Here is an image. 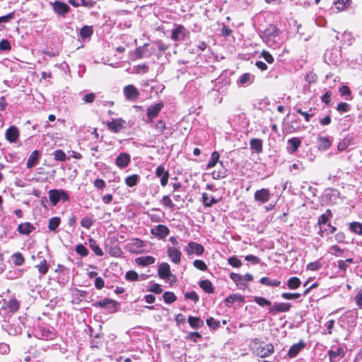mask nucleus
<instances>
[{"instance_id":"58","label":"nucleus","mask_w":362,"mask_h":362,"mask_svg":"<svg viewBox=\"0 0 362 362\" xmlns=\"http://www.w3.org/2000/svg\"><path fill=\"white\" fill-rule=\"evenodd\" d=\"M93 224V221L90 217L86 216L81 221V226L86 229H89Z\"/></svg>"},{"instance_id":"18","label":"nucleus","mask_w":362,"mask_h":362,"mask_svg":"<svg viewBox=\"0 0 362 362\" xmlns=\"http://www.w3.org/2000/svg\"><path fill=\"white\" fill-rule=\"evenodd\" d=\"M230 277L240 289L245 290L247 288L248 285L245 282L243 275L232 272Z\"/></svg>"},{"instance_id":"40","label":"nucleus","mask_w":362,"mask_h":362,"mask_svg":"<svg viewBox=\"0 0 362 362\" xmlns=\"http://www.w3.org/2000/svg\"><path fill=\"white\" fill-rule=\"evenodd\" d=\"M90 247L91 249L94 251L96 255L98 256H103V251L100 247V246L97 244V242L94 239H89L88 240Z\"/></svg>"},{"instance_id":"21","label":"nucleus","mask_w":362,"mask_h":362,"mask_svg":"<svg viewBox=\"0 0 362 362\" xmlns=\"http://www.w3.org/2000/svg\"><path fill=\"white\" fill-rule=\"evenodd\" d=\"M158 273L160 279H165L171 275L170 267L166 262L161 263L158 269Z\"/></svg>"},{"instance_id":"27","label":"nucleus","mask_w":362,"mask_h":362,"mask_svg":"<svg viewBox=\"0 0 362 362\" xmlns=\"http://www.w3.org/2000/svg\"><path fill=\"white\" fill-rule=\"evenodd\" d=\"M250 148L257 153H260L263 150V142L260 139H252L250 141Z\"/></svg>"},{"instance_id":"52","label":"nucleus","mask_w":362,"mask_h":362,"mask_svg":"<svg viewBox=\"0 0 362 362\" xmlns=\"http://www.w3.org/2000/svg\"><path fill=\"white\" fill-rule=\"evenodd\" d=\"M193 265L196 269H197L200 271H203V272L206 271L208 269L206 263L203 260H201V259L194 260L193 262Z\"/></svg>"},{"instance_id":"50","label":"nucleus","mask_w":362,"mask_h":362,"mask_svg":"<svg viewBox=\"0 0 362 362\" xmlns=\"http://www.w3.org/2000/svg\"><path fill=\"white\" fill-rule=\"evenodd\" d=\"M53 156L54 160L57 161H65L66 160V156L65 153L61 149L54 151Z\"/></svg>"},{"instance_id":"9","label":"nucleus","mask_w":362,"mask_h":362,"mask_svg":"<svg viewBox=\"0 0 362 362\" xmlns=\"http://www.w3.org/2000/svg\"><path fill=\"white\" fill-rule=\"evenodd\" d=\"M274 351L272 344H260L256 350L257 355L261 358H265L272 355Z\"/></svg>"},{"instance_id":"26","label":"nucleus","mask_w":362,"mask_h":362,"mask_svg":"<svg viewBox=\"0 0 362 362\" xmlns=\"http://www.w3.org/2000/svg\"><path fill=\"white\" fill-rule=\"evenodd\" d=\"M245 300V297L243 296L235 293V294H231L229 296H228L225 299L224 303L226 307H229L231 304L234 303L235 301H239V302L243 303Z\"/></svg>"},{"instance_id":"45","label":"nucleus","mask_w":362,"mask_h":362,"mask_svg":"<svg viewBox=\"0 0 362 362\" xmlns=\"http://www.w3.org/2000/svg\"><path fill=\"white\" fill-rule=\"evenodd\" d=\"M254 300L257 305L262 307L267 306L270 308L271 306H272L271 301L263 297L255 296Z\"/></svg>"},{"instance_id":"12","label":"nucleus","mask_w":362,"mask_h":362,"mask_svg":"<svg viewBox=\"0 0 362 362\" xmlns=\"http://www.w3.org/2000/svg\"><path fill=\"white\" fill-rule=\"evenodd\" d=\"M155 173L156 177L160 178V185L163 187L166 186L170 176L168 170L163 165H160L156 168Z\"/></svg>"},{"instance_id":"44","label":"nucleus","mask_w":362,"mask_h":362,"mask_svg":"<svg viewBox=\"0 0 362 362\" xmlns=\"http://www.w3.org/2000/svg\"><path fill=\"white\" fill-rule=\"evenodd\" d=\"M259 282L266 286L277 287L280 285L281 282L278 280H271L268 277H262L260 279Z\"/></svg>"},{"instance_id":"33","label":"nucleus","mask_w":362,"mask_h":362,"mask_svg":"<svg viewBox=\"0 0 362 362\" xmlns=\"http://www.w3.org/2000/svg\"><path fill=\"white\" fill-rule=\"evenodd\" d=\"M6 308L11 312V313H16L19 308H20V303L16 298L10 299L6 303Z\"/></svg>"},{"instance_id":"22","label":"nucleus","mask_w":362,"mask_h":362,"mask_svg":"<svg viewBox=\"0 0 362 362\" xmlns=\"http://www.w3.org/2000/svg\"><path fill=\"white\" fill-rule=\"evenodd\" d=\"M117 304V303L115 300L105 298L104 299H102L99 301L95 302V305L100 306L101 308H105V307L112 308L113 311H116L117 310V308H116Z\"/></svg>"},{"instance_id":"7","label":"nucleus","mask_w":362,"mask_h":362,"mask_svg":"<svg viewBox=\"0 0 362 362\" xmlns=\"http://www.w3.org/2000/svg\"><path fill=\"white\" fill-rule=\"evenodd\" d=\"M151 233L159 240H165L170 234V229L165 225L159 224L151 228Z\"/></svg>"},{"instance_id":"41","label":"nucleus","mask_w":362,"mask_h":362,"mask_svg":"<svg viewBox=\"0 0 362 362\" xmlns=\"http://www.w3.org/2000/svg\"><path fill=\"white\" fill-rule=\"evenodd\" d=\"M349 230L358 235H362V223L360 222H352L349 224Z\"/></svg>"},{"instance_id":"57","label":"nucleus","mask_w":362,"mask_h":362,"mask_svg":"<svg viewBox=\"0 0 362 362\" xmlns=\"http://www.w3.org/2000/svg\"><path fill=\"white\" fill-rule=\"evenodd\" d=\"M75 250L76 252L78 255H80L81 257H86L88 255V250L84 245L81 244L77 245L76 246Z\"/></svg>"},{"instance_id":"36","label":"nucleus","mask_w":362,"mask_h":362,"mask_svg":"<svg viewBox=\"0 0 362 362\" xmlns=\"http://www.w3.org/2000/svg\"><path fill=\"white\" fill-rule=\"evenodd\" d=\"M301 281L298 277L293 276L288 279L287 281V286L290 289H297L300 287Z\"/></svg>"},{"instance_id":"31","label":"nucleus","mask_w":362,"mask_h":362,"mask_svg":"<svg viewBox=\"0 0 362 362\" xmlns=\"http://www.w3.org/2000/svg\"><path fill=\"white\" fill-rule=\"evenodd\" d=\"M188 323L193 329H197L204 325V322L200 317L194 316H189L188 317Z\"/></svg>"},{"instance_id":"49","label":"nucleus","mask_w":362,"mask_h":362,"mask_svg":"<svg viewBox=\"0 0 362 362\" xmlns=\"http://www.w3.org/2000/svg\"><path fill=\"white\" fill-rule=\"evenodd\" d=\"M322 267V263L320 260H316L315 262H310L306 266V269L309 271H317L320 269Z\"/></svg>"},{"instance_id":"60","label":"nucleus","mask_w":362,"mask_h":362,"mask_svg":"<svg viewBox=\"0 0 362 362\" xmlns=\"http://www.w3.org/2000/svg\"><path fill=\"white\" fill-rule=\"evenodd\" d=\"M267 31L269 33V35L273 37H278L281 33V30L276 25H270Z\"/></svg>"},{"instance_id":"55","label":"nucleus","mask_w":362,"mask_h":362,"mask_svg":"<svg viewBox=\"0 0 362 362\" xmlns=\"http://www.w3.org/2000/svg\"><path fill=\"white\" fill-rule=\"evenodd\" d=\"M344 250L341 249L337 245H332L329 247V252L335 256H341L344 254Z\"/></svg>"},{"instance_id":"47","label":"nucleus","mask_w":362,"mask_h":362,"mask_svg":"<svg viewBox=\"0 0 362 362\" xmlns=\"http://www.w3.org/2000/svg\"><path fill=\"white\" fill-rule=\"evenodd\" d=\"M351 145V139L349 138H344L337 145V150L339 151H345Z\"/></svg>"},{"instance_id":"2","label":"nucleus","mask_w":362,"mask_h":362,"mask_svg":"<svg viewBox=\"0 0 362 362\" xmlns=\"http://www.w3.org/2000/svg\"><path fill=\"white\" fill-rule=\"evenodd\" d=\"M52 11L59 16L65 17V16L71 11L70 6L60 1L56 0L52 3H50Z\"/></svg>"},{"instance_id":"48","label":"nucleus","mask_w":362,"mask_h":362,"mask_svg":"<svg viewBox=\"0 0 362 362\" xmlns=\"http://www.w3.org/2000/svg\"><path fill=\"white\" fill-rule=\"evenodd\" d=\"M255 76L251 75L250 73H245L240 76L239 81L241 84L244 85L247 83L253 81Z\"/></svg>"},{"instance_id":"51","label":"nucleus","mask_w":362,"mask_h":362,"mask_svg":"<svg viewBox=\"0 0 362 362\" xmlns=\"http://www.w3.org/2000/svg\"><path fill=\"white\" fill-rule=\"evenodd\" d=\"M206 325L213 329H216L220 327V321L216 320L214 317H211L207 318L206 320Z\"/></svg>"},{"instance_id":"34","label":"nucleus","mask_w":362,"mask_h":362,"mask_svg":"<svg viewBox=\"0 0 362 362\" xmlns=\"http://www.w3.org/2000/svg\"><path fill=\"white\" fill-rule=\"evenodd\" d=\"M351 3V0H337L334 2V5L339 11H342L348 8Z\"/></svg>"},{"instance_id":"15","label":"nucleus","mask_w":362,"mask_h":362,"mask_svg":"<svg viewBox=\"0 0 362 362\" xmlns=\"http://www.w3.org/2000/svg\"><path fill=\"white\" fill-rule=\"evenodd\" d=\"M328 356L330 362H338L345 356V351L342 347H337L336 349H330L328 351Z\"/></svg>"},{"instance_id":"42","label":"nucleus","mask_w":362,"mask_h":362,"mask_svg":"<svg viewBox=\"0 0 362 362\" xmlns=\"http://www.w3.org/2000/svg\"><path fill=\"white\" fill-rule=\"evenodd\" d=\"M12 259H13V263L16 265V266H21L24 264L25 262V258L23 256V255L19 252H17L16 253H14L12 256Z\"/></svg>"},{"instance_id":"17","label":"nucleus","mask_w":362,"mask_h":362,"mask_svg":"<svg viewBox=\"0 0 362 362\" xmlns=\"http://www.w3.org/2000/svg\"><path fill=\"white\" fill-rule=\"evenodd\" d=\"M168 255L170 260L175 264H179L181 261V252L175 247H168Z\"/></svg>"},{"instance_id":"8","label":"nucleus","mask_w":362,"mask_h":362,"mask_svg":"<svg viewBox=\"0 0 362 362\" xmlns=\"http://www.w3.org/2000/svg\"><path fill=\"white\" fill-rule=\"evenodd\" d=\"M291 304L290 303H274L269 308V313L275 315L279 313H286L290 310Z\"/></svg>"},{"instance_id":"25","label":"nucleus","mask_w":362,"mask_h":362,"mask_svg":"<svg viewBox=\"0 0 362 362\" xmlns=\"http://www.w3.org/2000/svg\"><path fill=\"white\" fill-rule=\"evenodd\" d=\"M39 158H40V152L37 150H34L31 153V154L30 155V156L27 160V163H26L27 168H32L33 167L36 165V164L38 162Z\"/></svg>"},{"instance_id":"43","label":"nucleus","mask_w":362,"mask_h":362,"mask_svg":"<svg viewBox=\"0 0 362 362\" xmlns=\"http://www.w3.org/2000/svg\"><path fill=\"white\" fill-rule=\"evenodd\" d=\"M154 128L158 132V135L163 134L165 130L167 129L165 122L163 119H158L156 122Z\"/></svg>"},{"instance_id":"23","label":"nucleus","mask_w":362,"mask_h":362,"mask_svg":"<svg viewBox=\"0 0 362 362\" xmlns=\"http://www.w3.org/2000/svg\"><path fill=\"white\" fill-rule=\"evenodd\" d=\"M35 229V226L29 222L23 223L18 225L17 230L19 233L29 235Z\"/></svg>"},{"instance_id":"63","label":"nucleus","mask_w":362,"mask_h":362,"mask_svg":"<svg viewBox=\"0 0 362 362\" xmlns=\"http://www.w3.org/2000/svg\"><path fill=\"white\" fill-rule=\"evenodd\" d=\"M173 197L176 202L184 203L186 196L185 195L184 192L182 193V192L180 191L174 192L173 194Z\"/></svg>"},{"instance_id":"46","label":"nucleus","mask_w":362,"mask_h":362,"mask_svg":"<svg viewBox=\"0 0 362 362\" xmlns=\"http://www.w3.org/2000/svg\"><path fill=\"white\" fill-rule=\"evenodd\" d=\"M163 298L164 301L168 304L172 303L177 300L176 296L174 294V293L170 291H165L163 294Z\"/></svg>"},{"instance_id":"16","label":"nucleus","mask_w":362,"mask_h":362,"mask_svg":"<svg viewBox=\"0 0 362 362\" xmlns=\"http://www.w3.org/2000/svg\"><path fill=\"white\" fill-rule=\"evenodd\" d=\"M130 161V155L127 153H122L117 157L115 163L117 167L124 168L129 165Z\"/></svg>"},{"instance_id":"4","label":"nucleus","mask_w":362,"mask_h":362,"mask_svg":"<svg viewBox=\"0 0 362 362\" xmlns=\"http://www.w3.org/2000/svg\"><path fill=\"white\" fill-rule=\"evenodd\" d=\"M164 104L163 103H158L152 105H150L146 109L147 122L152 123L153 119L156 117L160 110L163 109Z\"/></svg>"},{"instance_id":"53","label":"nucleus","mask_w":362,"mask_h":362,"mask_svg":"<svg viewBox=\"0 0 362 362\" xmlns=\"http://www.w3.org/2000/svg\"><path fill=\"white\" fill-rule=\"evenodd\" d=\"M339 92L341 96H345V95L349 96V98H346V100L352 99V98L351 97V91L350 88L348 86L344 85V86H341L339 89Z\"/></svg>"},{"instance_id":"10","label":"nucleus","mask_w":362,"mask_h":362,"mask_svg":"<svg viewBox=\"0 0 362 362\" xmlns=\"http://www.w3.org/2000/svg\"><path fill=\"white\" fill-rule=\"evenodd\" d=\"M185 251L188 255H197L201 256L204 252V247L197 243L189 242L185 247Z\"/></svg>"},{"instance_id":"30","label":"nucleus","mask_w":362,"mask_h":362,"mask_svg":"<svg viewBox=\"0 0 362 362\" xmlns=\"http://www.w3.org/2000/svg\"><path fill=\"white\" fill-rule=\"evenodd\" d=\"M317 144L319 150L325 151L330 147L331 142L327 136H320L317 139Z\"/></svg>"},{"instance_id":"61","label":"nucleus","mask_w":362,"mask_h":362,"mask_svg":"<svg viewBox=\"0 0 362 362\" xmlns=\"http://www.w3.org/2000/svg\"><path fill=\"white\" fill-rule=\"evenodd\" d=\"M336 109L341 112H347L351 110V105L345 102H341L337 105Z\"/></svg>"},{"instance_id":"56","label":"nucleus","mask_w":362,"mask_h":362,"mask_svg":"<svg viewBox=\"0 0 362 362\" xmlns=\"http://www.w3.org/2000/svg\"><path fill=\"white\" fill-rule=\"evenodd\" d=\"M301 296V294L299 293H282L281 298L286 300H295L298 299Z\"/></svg>"},{"instance_id":"64","label":"nucleus","mask_w":362,"mask_h":362,"mask_svg":"<svg viewBox=\"0 0 362 362\" xmlns=\"http://www.w3.org/2000/svg\"><path fill=\"white\" fill-rule=\"evenodd\" d=\"M355 303L357 306L362 309V288L360 289L355 296Z\"/></svg>"},{"instance_id":"59","label":"nucleus","mask_w":362,"mask_h":362,"mask_svg":"<svg viewBox=\"0 0 362 362\" xmlns=\"http://www.w3.org/2000/svg\"><path fill=\"white\" fill-rule=\"evenodd\" d=\"M148 45V43H145L143 46L137 47L135 49L134 54L136 59H141L144 57V53L145 51V47Z\"/></svg>"},{"instance_id":"28","label":"nucleus","mask_w":362,"mask_h":362,"mask_svg":"<svg viewBox=\"0 0 362 362\" xmlns=\"http://www.w3.org/2000/svg\"><path fill=\"white\" fill-rule=\"evenodd\" d=\"M200 288L206 293L211 294L214 292V287L212 283L208 280L204 279L199 282Z\"/></svg>"},{"instance_id":"6","label":"nucleus","mask_w":362,"mask_h":362,"mask_svg":"<svg viewBox=\"0 0 362 362\" xmlns=\"http://www.w3.org/2000/svg\"><path fill=\"white\" fill-rule=\"evenodd\" d=\"M126 122L122 118L113 119L107 122L106 125L107 129L113 133H119L125 128Z\"/></svg>"},{"instance_id":"29","label":"nucleus","mask_w":362,"mask_h":362,"mask_svg":"<svg viewBox=\"0 0 362 362\" xmlns=\"http://www.w3.org/2000/svg\"><path fill=\"white\" fill-rule=\"evenodd\" d=\"M49 267V264L45 259H42V260H40L39 264L35 265V268L37 269L39 273L42 276L45 275L48 272Z\"/></svg>"},{"instance_id":"5","label":"nucleus","mask_w":362,"mask_h":362,"mask_svg":"<svg viewBox=\"0 0 362 362\" xmlns=\"http://www.w3.org/2000/svg\"><path fill=\"white\" fill-rule=\"evenodd\" d=\"M123 93L125 98L129 101H136L139 99L140 93L139 90L132 84L124 87Z\"/></svg>"},{"instance_id":"37","label":"nucleus","mask_w":362,"mask_h":362,"mask_svg":"<svg viewBox=\"0 0 362 362\" xmlns=\"http://www.w3.org/2000/svg\"><path fill=\"white\" fill-rule=\"evenodd\" d=\"M93 33V28L92 26L84 25L80 30V36L83 39L90 37Z\"/></svg>"},{"instance_id":"13","label":"nucleus","mask_w":362,"mask_h":362,"mask_svg":"<svg viewBox=\"0 0 362 362\" xmlns=\"http://www.w3.org/2000/svg\"><path fill=\"white\" fill-rule=\"evenodd\" d=\"M127 246L129 252L137 254L143 252L142 248L144 246V243L139 238H132Z\"/></svg>"},{"instance_id":"54","label":"nucleus","mask_w":362,"mask_h":362,"mask_svg":"<svg viewBox=\"0 0 362 362\" xmlns=\"http://www.w3.org/2000/svg\"><path fill=\"white\" fill-rule=\"evenodd\" d=\"M161 203L164 206L171 209L175 206V204L168 195H165L162 197Z\"/></svg>"},{"instance_id":"32","label":"nucleus","mask_w":362,"mask_h":362,"mask_svg":"<svg viewBox=\"0 0 362 362\" xmlns=\"http://www.w3.org/2000/svg\"><path fill=\"white\" fill-rule=\"evenodd\" d=\"M202 198L203 205L206 207H210L218 202V199H216L214 197L209 198V194L206 192L202 193Z\"/></svg>"},{"instance_id":"39","label":"nucleus","mask_w":362,"mask_h":362,"mask_svg":"<svg viewBox=\"0 0 362 362\" xmlns=\"http://www.w3.org/2000/svg\"><path fill=\"white\" fill-rule=\"evenodd\" d=\"M219 158H220V155H219L218 152H217V151L212 152L211 154L210 160L207 163L206 168L210 169V168H214L218 163Z\"/></svg>"},{"instance_id":"19","label":"nucleus","mask_w":362,"mask_h":362,"mask_svg":"<svg viewBox=\"0 0 362 362\" xmlns=\"http://www.w3.org/2000/svg\"><path fill=\"white\" fill-rule=\"evenodd\" d=\"M305 346V343L303 341H300L297 344H293L288 351V356L290 358L296 357Z\"/></svg>"},{"instance_id":"1","label":"nucleus","mask_w":362,"mask_h":362,"mask_svg":"<svg viewBox=\"0 0 362 362\" xmlns=\"http://www.w3.org/2000/svg\"><path fill=\"white\" fill-rule=\"evenodd\" d=\"M49 199L53 206H56L60 199L63 202H66L69 200V194L64 189H50L48 192Z\"/></svg>"},{"instance_id":"24","label":"nucleus","mask_w":362,"mask_h":362,"mask_svg":"<svg viewBox=\"0 0 362 362\" xmlns=\"http://www.w3.org/2000/svg\"><path fill=\"white\" fill-rule=\"evenodd\" d=\"M156 259L152 256H142L135 259L137 265L146 267L151 265L155 262Z\"/></svg>"},{"instance_id":"3","label":"nucleus","mask_w":362,"mask_h":362,"mask_svg":"<svg viewBox=\"0 0 362 362\" xmlns=\"http://www.w3.org/2000/svg\"><path fill=\"white\" fill-rule=\"evenodd\" d=\"M189 32L184 25L176 24L175 28L172 30L171 39L174 41L185 40Z\"/></svg>"},{"instance_id":"38","label":"nucleus","mask_w":362,"mask_h":362,"mask_svg":"<svg viewBox=\"0 0 362 362\" xmlns=\"http://www.w3.org/2000/svg\"><path fill=\"white\" fill-rule=\"evenodd\" d=\"M61 223V219L58 216H54L49 220L48 228L50 231H56Z\"/></svg>"},{"instance_id":"62","label":"nucleus","mask_w":362,"mask_h":362,"mask_svg":"<svg viewBox=\"0 0 362 362\" xmlns=\"http://www.w3.org/2000/svg\"><path fill=\"white\" fill-rule=\"evenodd\" d=\"M125 279L127 281H136L139 279V275L135 271H128L125 274Z\"/></svg>"},{"instance_id":"35","label":"nucleus","mask_w":362,"mask_h":362,"mask_svg":"<svg viewBox=\"0 0 362 362\" xmlns=\"http://www.w3.org/2000/svg\"><path fill=\"white\" fill-rule=\"evenodd\" d=\"M139 180V175H138L136 174H134V175L127 176L124 180V182L127 186H128L129 187H133L137 185Z\"/></svg>"},{"instance_id":"11","label":"nucleus","mask_w":362,"mask_h":362,"mask_svg":"<svg viewBox=\"0 0 362 362\" xmlns=\"http://www.w3.org/2000/svg\"><path fill=\"white\" fill-rule=\"evenodd\" d=\"M20 136V132L17 127L10 126L6 131V139L10 143H16Z\"/></svg>"},{"instance_id":"14","label":"nucleus","mask_w":362,"mask_h":362,"mask_svg":"<svg viewBox=\"0 0 362 362\" xmlns=\"http://www.w3.org/2000/svg\"><path fill=\"white\" fill-rule=\"evenodd\" d=\"M254 198L255 201L260 203H266L269 200L270 191L267 188H262L255 192Z\"/></svg>"},{"instance_id":"20","label":"nucleus","mask_w":362,"mask_h":362,"mask_svg":"<svg viewBox=\"0 0 362 362\" xmlns=\"http://www.w3.org/2000/svg\"><path fill=\"white\" fill-rule=\"evenodd\" d=\"M301 144V140L298 137H293L288 140L287 151L290 153H293L297 151Z\"/></svg>"}]
</instances>
